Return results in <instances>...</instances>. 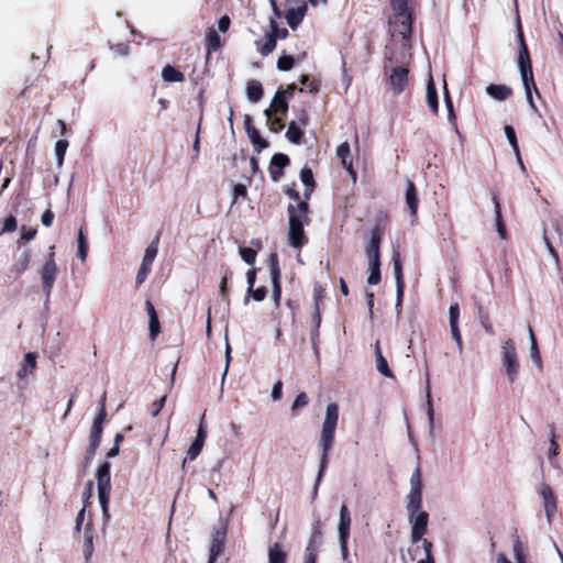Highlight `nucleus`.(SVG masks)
<instances>
[{
	"label": "nucleus",
	"mask_w": 563,
	"mask_h": 563,
	"mask_svg": "<svg viewBox=\"0 0 563 563\" xmlns=\"http://www.w3.org/2000/svg\"><path fill=\"white\" fill-rule=\"evenodd\" d=\"M339 420V406L335 402H331L327 406L325 417L322 423L319 448L321 450L320 466L314 486L317 493L318 485L321 482L323 474L329 464V454L333 448L335 439V430Z\"/></svg>",
	"instance_id": "obj_1"
},
{
	"label": "nucleus",
	"mask_w": 563,
	"mask_h": 563,
	"mask_svg": "<svg viewBox=\"0 0 563 563\" xmlns=\"http://www.w3.org/2000/svg\"><path fill=\"white\" fill-rule=\"evenodd\" d=\"M287 211L289 217V243L294 247L300 249L308 242L303 225L309 222V218L307 216L309 212V205L307 201L299 202L298 205L289 203Z\"/></svg>",
	"instance_id": "obj_2"
},
{
	"label": "nucleus",
	"mask_w": 563,
	"mask_h": 563,
	"mask_svg": "<svg viewBox=\"0 0 563 563\" xmlns=\"http://www.w3.org/2000/svg\"><path fill=\"white\" fill-rule=\"evenodd\" d=\"M393 9V18L389 24L393 32L407 40L412 33V11L408 7V0H389Z\"/></svg>",
	"instance_id": "obj_3"
},
{
	"label": "nucleus",
	"mask_w": 563,
	"mask_h": 563,
	"mask_svg": "<svg viewBox=\"0 0 563 563\" xmlns=\"http://www.w3.org/2000/svg\"><path fill=\"white\" fill-rule=\"evenodd\" d=\"M110 463L103 462L97 470L98 496L102 508L103 517L109 518V501L111 490Z\"/></svg>",
	"instance_id": "obj_4"
},
{
	"label": "nucleus",
	"mask_w": 563,
	"mask_h": 563,
	"mask_svg": "<svg viewBox=\"0 0 563 563\" xmlns=\"http://www.w3.org/2000/svg\"><path fill=\"white\" fill-rule=\"evenodd\" d=\"M55 246L49 247V252L45 257V262L40 269V276L42 282V289L46 296V299L51 297L55 280L58 275V267L55 261Z\"/></svg>",
	"instance_id": "obj_5"
},
{
	"label": "nucleus",
	"mask_w": 563,
	"mask_h": 563,
	"mask_svg": "<svg viewBox=\"0 0 563 563\" xmlns=\"http://www.w3.org/2000/svg\"><path fill=\"white\" fill-rule=\"evenodd\" d=\"M501 362L505 367L508 380L510 384L515 383L519 375V361L515 342L512 339H508L501 346Z\"/></svg>",
	"instance_id": "obj_6"
},
{
	"label": "nucleus",
	"mask_w": 563,
	"mask_h": 563,
	"mask_svg": "<svg viewBox=\"0 0 563 563\" xmlns=\"http://www.w3.org/2000/svg\"><path fill=\"white\" fill-rule=\"evenodd\" d=\"M388 223L387 214L377 219L375 225L371 230V236L365 245L366 256H380V244L385 234V229Z\"/></svg>",
	"instance_id": "obj_7"
},
{
	"label": "nucleus",
	"mask_w": 563,
	"mask_h": 563,
	"mask_svg": "<svg viewBox=\"0 0 563 563\" xmlns=\"http://www.w3.org/2000/svg\"><path fill=\"white\" fill-rule=\"evenodd\" d=\"M227 533L228 525L224 521H220L219 525L213 528L208 563H216L217 559L222 554L227 540Z\"/></svg>",
	"instance_id": "obj_8"
},
{
	"label": "nucleus",
	"mask_w": 563,
	"mask_h": 563,
	"mask_svg": "<svg viewBox=\"0 0 563 563\" xmlns=\"http://www.w3.org/2000/svg\"><path fill=\"white\" fill-rule=\"evenodd\" d=\"M387 84L393 90V93L399 96L408 87L409 69L405 66L391 67L387 77Z\"/></svg>",
	"instance_id": "obj_9"
},
{
	"label": "nucleus",
	"mask_w": 563,
	"mask_h": 563,
	"mask_svg": "<svg viewBox=\"0 0 563 563\" xmlns=\"http://www.w3.org/2000/svg\"><path fill=\"white\" fill-rule=\"evenodd\" d=\"M205 413L200 418L199 427L197 430V435L194 442L191 443L190 448L187 451L186 457L183 461V468L185 467V464L187 461H194L197 459V456L201 453L202 448L205 445L206 439H207V427L205 423Z\"/></svg>",
	"instance_id": "obj_10"
},
{
	"label": "nucleus",
	"mask_w": 563,
	"mask_h": 563,
	"mask_svg": "<svg viewBox=\"0 0 563 563\" xmlns=\"http://www.w3.org/2000/svg\"><path fill=\"white\" fill-rule=\"evenodd\" d=\"M538 493L540 497L542 498L545 516L548 519V522L551 523L554 515L558 511V498L554 494L553 489L550 485L542 483L539 488Z\"/></svg>",
	"instance_id": "obj_11"
},
{
	"label": "nucleus",
	"mask_w": 563,
	"mask_h": 563,
	"mask_svg": "<svg viewBox=\"0 0 563 563\" xmlns=\"http://www.w3.org/2000/svg\"><path fill=\"white\" fill-rule=\"evenodd\" d=\"M269 271H271V277H272V284H273V299L276 307H279L280 305V298H282V283H280V267H279V261L278 255L276 253H272L269 255Z\"/></svg>",
	"instance_id": "obj_12"
},
{
	"label": "nucleus",
	"mask_w": 563,
	"mask_h": 563,
	"mask_svg": "<svg viewBox=\"0 0 563 563\" xmlns=\"http://www.w3.org/2000/svg\"><path fill=\"white\" fill-rule=\"evenodd\" d=\"M411 528V540L413 543L422 540L427 532L429 515L426 511H419L415 515H408Z\"/></svg>",
	"instance_id": "obj_13"
},
{
	"label": "nucleus",
	"mask_w": 563,
	"mask_h": 563,
	"mask_svg": "<svg viewBox=\"0 0 563 563\" xmlns=\"http://www.w3.org/2000/svg\"><path fill=\"white\" fill-rule=\"evenodd\" d=\"M520 75L525 87L527 101L530 108L538 113L539 110L533 101L532 92L534 91L538 97H541V95L534 80L533 70H526L520 73Z\"/></svg>",
	"instance_id": "obj_14"
},
{
	"label": "nucleus",
	"mask_w": 563,
	"mask_h": 563,
	"mask_svg": "<svg viewBox=\"0 0 563 563\" xmlns=\"http://www.w3.org/2000/svg\"><path fill=\"white\" fill-rule=\"evenodd\" d=\"M290 164V159L286 154L276 153L272 156L268 166L269 176L273 181H278L283 175L284 169Z\"/></svg>",
	"instance_id": "obj_15"
},
{
	"label": "nucleus",
	"mask_w": 563,
	"mask_h": 563,
	"mask_svg": "<svg viewBox=\"0 0 563 563\" xmlns=\"http://www.w3.org/2000/svg\"><path fill=\"white\" fill-rule=\"evenodd\" d=\"M449 316H450V328H451V334L454 341L456 342L460 352L463 349V341L462 335L459 329V318H460V306L457 302L452 303L449 308Z\"/></svg>",
	"instance_id": "obj_16"
},
{
	"label": "nucleus",
	"mask_w": 563,
	"mask_h": 563,
	"mask_svg": "<svg viewBox=\"0 0 563 563\" xmlns=\"http://www.w3.org/2000/svg\"><path fill=\"white\" fill-rule=\"evenodd\" d=\"M336 155L340 158L342 166L349 172L353 180H355L356 172L353 168L350 144L347 142L340 144L336 148Z\"/></svg>",
	"instance_id": "obj_17"
},
{
	"label": "nucleus",
	"mask_w": 563,
	"mask_h": 563,
	"mask_svg": "<svg viewBox=\"0 0 563 563\" xmlns=\"http://www.w3.org/2000/svg\"><path fill=\"white\" fill-rule=\"evenodd\" d=\"M31 258V250L24 249L18 256H15L14 262L10 267V272L14 274L15 277H19L29 268Z\"/></svg>",
	"instance_id": "obj_18"
},
{
	"label": "nucleus",
	"mask_w": 563,
	"mask_h": 563,
	"mask_svg": "<svg viewBox=\"0 0 563 563\" xmlns=\"http://www.w3.org/2000/svg\"><path fill=\"white\" fill-rule=\"evenodd\" d=\"M104 401H106V396H103V398H102L99 412H98L97 417L93 420V423H92V427H91V430H90V434H89L90 439L98 440V441H101L102 431H103V422H104L106 417H107Z\"/></svg>",
	"instance_id": "obj_19"
},
{
	"label": "nucleus",
	"mask_w": 563,
	"mask_h": 563,
	"mask_svg": "<svg viewBox=\"0 0 563 563\" xmlns=\"http://www.w3.org/2000/svg\"><path fill=\"white\" fill-rule=\"evenodd\" d=\"M321 541H322V530H321L320 521L318 520L316 523L312 525L310 540L306 548V556H310L313 554V556H316V559H318V548H319Z\"/></svg>",
	"instance_id": "obj_20"
},
{
	"label": "nucleus",
	"mask_w": 563,
	"mask_h": 563,
	"mask_svg": "<svg viewBox=\"0 0 563 563\" xmlns=\"http://www.w3.org/2000/svg\"><path fill=\"white\" fill-rule=\"evenodd\" d=\"M37 354L35 352H29L24 355L23 362L16 375L20 379H24L29 374H33L36 369Z\"/></svg>",
	"instance_id": "obj_21"
},
{
	"label": "nucleus",
	"mask_w": 563,
	"mask_h": 563,
	"mask_svg": "<svg viewBox=\"0 0 563 563\" xmlns=\"http://www.w3.org/2000/svg\"><path fill=\"white\" fill-rule=\"evenodd\" d=\"M351 522L350 510L346 505H342L340 509L339 539L350 538Z\"/></svg>",
	"instance_id": "obj_22"
},
{
	"label": "nucleus",
	"mask_w": 563,
	"mask_h": 563,
	"mask_svg": "<svg viewBox=\"0 0 563 563\" xmlns=\"http://www.w3.org/2000/svg\"><path fill=\"white\" fill-rule=\"evenodd\" d=\"M486 92L492 98L504 101L512 95V89L506 85L490 84L486 87Z\"/></svg>",
	"instance_id": "obj_23"
},
{
	"label": "nucleus",
	"mask_w": 563,
	"mask_h": 563,
	"mask_svg": "<svg viewBox=\"0 0 563 563\" xmlns=\"http://www.w3.org/2000/svg\"><path fill=\"white\" fill-rule=\"evenodd\" d=\"M375 357H376L377 371L385 377L394 378L395 377L394 373L389 368L388 362L382 353L379 341H376V343H375Z\"/></svg>",
	"instance_id": "obj_24"
},
{
	"label": "nucleus",
	"mask_w": 563,
	"mask_h": 563,
	"mask_svg": "<svg viewBox=\"0 0 563 563\" xmlns=\"http://www.w3.org/2000/svg\"><path fill=\"white\" fill-rule=\"evenodd\" d=\"M427 102H428V106H429L431 112L434 115H438V113H439V97H438L437 87H435V84H434L432 77H430V79L428 80V84H427Z\"/></svg>",
	"instance_id": "obj_25"
},
{
	"label": "nucleus",
	"mask_w": 563,
	"mask_h": 563,
	"mask_svg": "<svg viewBox=\"0 0 563 563\" xmlns=\"http://www.w3.org/2000/svg\"><path fill=\"white\" fill-rule=\"evenodd\" d=\"M300 179L306 187L303 196H305L306 200H309L311 194L313 192V190L316 188V181H314V177H313V173H312L311 168L305 166L300 170Z\"/></svg>",
	"instance_id": "obj_26"
},
{
	"label": "nucleus",
	"mask_w": 563,
	"mask_h": 563,
	"mask_svg": "<svg viewBox=\"0 0 563 563\" xmlns=\"http://www.w3.org/2000/svg\"><path fill=\"white\" fill-rule=\"evenodd\" d=\"M492 200H493L494 207H495V221H496L497 232H498L499 236L503 240H505V239H507V229H506V224L503 219L501 208H500V202H499L498 196L496 194H493Z\"/></svg>",
	"instance_id": "obj_27"
},
{
	"label": "nucleus",
	"mask_w": 563,
	"mask_h": 563,
	"mask_svg": "<svg viewBox=\"0 0 563 563\" xmlns=\"http://www.w3.org/2000/svg\"><path fill=\"white\" fill-rule=\"evenodd\" d=\"M306 11H307V7L305 4L297 7V8H291L287 11L286 20H287L288 25L292 30H295L301 23V21L303 20V16L306 14Z\"/></svg>",
	"instance_id": "obj_28"
},
{
	"label": "nucleus",
	"mask_w": 563,
	"mask_h": 563,
	"mask_svg": "<svg viewBox=\"0 0 563 563\" xmlns=\"http://www.w3.org/2000/svg\"><path fill=\"white\" fill-rule=\"evenodd\" d=\"M406 202L412 216L417 214L419 198L416 185L413 181L408 180L406 190Z\"/></svg>",
	"instance_id": "obj_29"
},
{
	"label": "nucleus",
	"mask_w": 563,
	"mask_h": 563,
	"mask_svg": "<svg viewBox=\"0 0 563 563\" xmlns=\"http://www.w3.org/2000/svg\"><path fill=\"white\" fill-rule=\"evenodd\" d=\"M368 260L369 276L367 283L377 285L380 282V256H366Z\"/></svg>",
	"instance_id": "obj_30"
},
{
	"label": "nucleus",
	"mask_w": 563,
	"mask_h": 563,
	"mask_svg": "<svg viewBox=\"0 0 563 563\" xmlns=\"http://www.w3.org/2000/svg\"><path fill=\"white\" fill-rule=\"evenodd\" d=\"M268 563H287V552L279 542H275L268 548Z\"/></svg>",
	"instance_id": "obj_31"
},
{
	"label": "nucleus",
	"mask_w": 563,
	"mask_h": 563,
	"mask_svg": "<svg viewBox=\"0 0 563 563\" xmlns=\"http://www.w3.org/2000/svg\"><path fill=\"white\" fill-rule=\"evenodd\" d=\"M306 57H307L306 52H302L296 58L291 55H283L277 60V68L280 71H288L294 67L296 62H302L303 59H306Z\"/></svg>",
	"instance_id": "obj_32"
},
{
	"label": "nucleus",
	"mask_w": 563,
	"mask_h": 563,
	"mask_svg": "<svg viewBox=\"0 0 563 563\" xmlns=\"http://www.w3.org/2000/svg\"><path fill=\"white\" fill-rule=\"evenodd\" d=\"M272 113H282L285 114L288 111V102L285 98V92H282V90H278L271 103Z\"/></svg>",
	"instance_id": "obj_33"
},
{
	"label": "nucleus",
	"mask_w": 563,
	"mask_h": 563,
	"mask_svg": "<svg viewBox=\"0 0 563 563\" xmlns=\"http://www.w3.org/2000/svg\"><path fill=\"white\" fill-rule=\"evenodd\" d=\"M246 95L251 102H258L264 95L262 84L257 80H250L246 86Z\"/></svg>",
	"instance_id": "obj_34"
},
{
	"label": "nucleus",
	"mask_w": 563,
	"mask_h": 563,
	"mask_svg": "<svg viewBox=\"0 0 563 563\" xmlns=\"http://www.w3.org/2000/svg\"><path fill=\"white\" fill-rule=\"evenodd\" d=\"M407 498L408 515H415L416 512L422 511V492H410Z\"/></svg>",
	"instance_id": "obj_35"
},
{
	"label": "nucleus",
	"mask_w": 563,
	"mask_h": 563,
	"mask_svg": "<svg viewBox=\"0 0 563 563\" xmlns=\"http://www.w3.org/2000/svg\"><path fill=\"white\" fill-rule=\"evenodd\" d=\"M162 77L167 82H183L185 75L172 65H166L162 70Z\"/></svg>",
	"instance_id": "obj_36"
},
{
	"label": "nucleus",
	"mask_w": 563,
	"mask_h": 563,
	"mask_svg": "<svg viewBox=\"0 0 563 563\" xmlns=\"http://www.w3.org/2000/svg\"><path fill=\"white\" fill-rule=\"evenodd\" d=\"M517 63L520 73L532 70V60L528 46L519 47Z\"/></svg>",
	"instance_id": "obj_37"
},
{
	"label": "nucleus",
	"mask_w": 563,
	"mask_h": 563,
	"mask_svg": "<svg viewBox=\"0 0 563 563\" xmlns=\"http://www.w3.org/2000/svg\"><path fill=\"white\" fill-rule=\"evenodd\" d=\"M220 46H221L220 35L218 34V32L214 29L210 27L206 34V48L208 51V54L218 51L220 48Z\"/></svg>",
	"instance_id": "obj_38"
},
{
	"label": "nucleus",
	"mask_w": 563,
	"mask_h": 563,
	"mask_svg": "<svg viewBox=\"0 0 563 563\" xmlns=\"http://www.w3.org/2000/svg\"><path fill=\"white\" fill-rule=\"evenodd\" d=\"M286 137L294 144H302L303 131L301 130V126H299L295 121L290 122L286 132Z\"/></svg>",
	"instance_id": "obj_39"
},
{
	"label": "nucleus",
	"mask_w": 563,
	"mask_h": 563,
	"mask_svg": "<svg viewBox=\"0 0 563 563\" xmlns=\"http://www.w3.org/2000/svg\"><path fill=\"white\" fill-rule=\"evenodd\" d=\"M512 550L517 563H526V548L517 532L512 536Z\"/></svg>",
	"instance_id": "obj_40"
},
{
	"label": "nucleus",
	"mask_w": 563,
	"mask_h": 563,
	"mask_svg": "<svg viewBox=\"0 0 563 563\" xmlns=\"http://www.w3.org/2000/svg\"><path fill=\"white\" fill-rule=\"evenodd\" d=\"M159 234L146 247L142 263L152 266L158 252Z\"/></svg>",
	"instance_id": "obj_41"
},
{
	"label": "nucleus",
	"mask_w": 563,
	"mask_h": 563,
	"mask_svg": "<svg viewBox=\"0 0 563 563\" xmlns=\"http://www.w3.org/2000/svg\"><path fill=\"white\" fill-rule=\"evenodd\" d=\"M246 133L257 152H261L264 148L268 147L269 143L261 136V134L256 128H252Z\"/></svg>",
	"instance_id": "obj_42"
},
{
	"label": "nucleus",
	"mask_w": 563,
	"mask_h": 563,
	"mask_svg": "<svg viewBox=\"0 0 563 563\" xmlns=\"http://www.w3.org/2000/svg\"><path fill=\"white\" fill-rule=\"evenodd\" d=\"M504 131H505L508 142L510 143L514 152L517 155V158H518L521 167H523V163L520 157L519 145H518V141H517V136H516V132H515L514 128L511 125H505Z\"/></svg>",
	"instance_id": "obj_43"
},
{
	"label": "nucleus",
	"mask_w": 563,
	"mask_h": 563,
	"mask_svg": "<svg viewBox=\"0 0 563 563\" xmlns=\"http://www.w3.org/2000/svg\"><path fill=\"white\" fill-rule=\"evenodd\" d=\"M528 330H529V336H530V343H531V347H530L531 358L533 360V362L539 367H542L541 354H540V351H539V346H538V342H537L536 335H534L533 330H532V328L530 325H529Z\"/></svg>",
	"instance_id": "obj_44"
},
{
	"label": "nucleus",
	"mask_w": 563,
	"mask_h": 563,
	"mask_svg": "<svg viewBox=\"0 0 563 563\" xmlns=\"http://www.w3.org/2000/svg\"><path fill=\"white\" fill-rule=\"evenodd\" d=\"M78 251L77 256L85 262L88 255V242L82 228L78 230L77 235Z\"/></svg>",
	"instance_id": "obj_45"
},
{
	"label": "nucleus",
	"mask_w": 563,
	"mask_h": 563,
	"mask_svg": "<svg viewBox=\"0 0 563 563\" xmlns=\"http://www.w3.org/2000/svg\"><path fill=\"white\" fill-rule=\"evenodd\" d=\"M265 115L267 118L268 129L272 132L278 133V132H280L284 129L285 124H284L283 119L278 118V117H273V113H272L271 109H266L265 110Z\"/></svg>",
	"instance_id": "obj_46"
},
{
	"label": "nucleus",
	"mask_w": 563,
	"mask_h": 563,
	"mask_svg": "<svg viewBox=\"0 0 563 563\" xmlns=\"http://www.w3.org/2000/svg\"><path fill=\"white\" fill-rule=\"evenodd\" d=\"M548 427H549V440H550L549 459L552 460L559 455L560 446L556 442V433H555L554 423H550Z\"/></svg>",
	"instance_id": "obj_47"
},
{
	"label": "nucleus",
	"mask_w": 563,
	"mask_h": 563,
	"mask_svg": "<svg viewBox=\"0 0 563 563\" xmlns=\"http://www.w3.org/2000/svg\"><path fill=\"white\" fill-rule=\"evenodd\" d=\"M393 265H394V274L396 278V284H405L404 273H402V264L400 260L399 251L395 250L393 253Z\"/></svg>",
	"instance_id": "obj_48"
},
{
	"label": "nucleus",
	"mask_w": 563,
	"mask_h": 563,
	"mask_svg": "<svg viewBox=\"0 0 563 563\" xmlns=\"http://www.w3.org/2000/svg\"><path fill=\"white\" fill-rule=\"evenodd\" d=\"M101 441L93 440L89 438V445L86 450L85 459H84V466L87 467L93 460L96 452L100 445Z\"/></svg>",
	"instance_id": "obj_49"
},
{
	"label": "nucleus",
	"mask_w": 563,
	"mask_h": 563,
	"mask_svg": "<svg viewBox=\"0 0 563 563\" xmlns=\"http://www.w3.org/2000/svg\"><path fill=\"white\" fill-rule=\"evenodd\" d=\"M444 89H445V106H446V109H448V118H449L450 123L454 128V130L456 132H459V130H457V122H456V115H455L454 108H453V102H452V99H451V97L449 95L446 86L444 87Z\"/></svg>",
	"instance_id": "obj_50"
},
{
	"label": "nucleus",
	"mask_w": 563,
	"mask_h": 563,
	"mask_svg": "<svg viewBox=\"0 0 563 563\" xmlns=\"http://www.w3.org/2000/svg\"><path fill=\"white\" fill-rule=\"evenodd\" d=\"M69 143L67 140H58L55 144V154L57 158V165L62 166L64 163L65 154Z\"/></svg>",
	"instance_id": "obj_51"
},
{
	"label": "nucleus",
	"mask_w": 563,
	"mask_h": 563,
	"mask_svg": "<svg viewBox=\"0 0 563 563\" xmlns=\"http://www.w3.org/2000/svg\"><path fill=\"white\" fill-rule=\"evenodd\" d=\"M300 82L307 87L310 93H317L320 89V80L310 78L308 75H301Z\"/></svg>",
	"instance_id": "obj_52"
},
{
	"label": "nucleus",
	"mask_w": 563,
	"mask_h": 563,
	"mask_svg": "<svg viewBox=\"0 0 563 563\" xmlns=\"http://www.w3.org/2000/svg\"><path fill=\"white\" fill-rule=\"evenodd\" d=\"M422 477L420 467H417L410 477V492H422Z\"/></svg>",
	"instance_id": "obj_53"
},
{
	"label": "nucleus",
	"mask_w": 563,
	"mask_h": 563,
	"mask_svg": "<svg viewBox=\"0 0 563 563\" xmlns=\"http://www.w3.org/2000/svg\"><path fill=\"white\" fill-rule=\"evenodd\" d=\"M277 41L268 33L266 35L264 44L258 48V52L263 56L269 55L276 47Z\"/></svg>",
	"instance_id": "obj_54"
},
{
	"label": "nucleus",
	"mask_w": 563,
	"mask_h": 563,
	"mask_svg": "<svg viewBox=\"0 0 563 563\" xmlns=\"http://www.w3.org/2000/svg\"><path fill=\"white\" fill-rule=\"evenodd\" d=\"M309 402V398L305 391H301L297 395L295 401L291 406V412L292 415H296L298 410L306 407Z\"/></svg>",
	"instance_id": "obj_55"
},
{
	"label": "nucleus",
	"mask_w": 563,
	"mask_h": 563,
	"mask_svg": "<svg viewBox=\"0 0 563 563\" xmlns=\"http://www.w3.org/2000/svg\"><path fill=\"white\" fill-rule=\"evenodd\" d=\"M272 31L269 34L277 41V40H284L288 36V30L285 27H278L277 23L272 20L271 21Z\"/></svg>",
	"instance_id": "obj_56"
},
{
	"label": "nucleus",
	"mask_w": 563,
	"mask_h": 563,
	"mask_svg": "<svg viewBox=\"0 0 563 563\" xmlns=\"http://www.w3.org/2000/svg\"><path fill=\"white\" fill-rule=\"evenodd\" d=\"M233 200L232 205L236 203L240 198H247V189L243 184H235L232 188Z\"/></svg>",
	"instance_id": "obj_57"
},
{
	"label": "nucleus",
	"mask_w": 563,
	"mask_h": 563,
	"mask_svg": "<svg viewBox=\"0 0 563 563\" xmlns=\"http://www.w3.org/2000/svg\"><path fill=\"white\" fill-rule=\"evenodd\" d=\"M256 254H257L256 251L251 247H241L240 249L241 257L249 265H253L255 263Z\"/></svg>",
	"instance_id": "obj_58"
},
{
	"label": "nucleus",
	"mask_w": 563,
	"mask_h": 563,
	"mask_svg": "<svg viewBox=\"0 0 563 563\" xmlns=\"http://www.w3.org/2000/svg\"><path fill=\"white\" fill-rule=\"evenodd\" d=\"M478 316H479L481 324L483 325L485 331L489 334H493L494 329H493V324L490 322L488 313L485 312L482 308H479Z\"/></svg>",
	"instance_id": "obj_59"
},
{
	"label": "nucleus",
	"mask_w": 563,
	"mask_h": 563,
	"mask_svg": "<svg viewBox=\"0 0 563 563\" xmlns=\"http://www.w3.org/2000/svg\"><path fill=\"white\" fill-rule=\"evenodd\" d=\"M284 192L290 198L292 199L294 201H296V205H298L299 202H303V200H301L300 198V194L299 191L296 189V183H292L291 185H288V186H285L284 188ZM305 201H307L305 199Z\"/></svg>",
	"instance_id": "obj_60"
},
{
	"label": "nucleus",
	"mask_w": 563,
	"mask_h": 563,
	"mask_svg": "<svg viewBox=\"0 0 563 563\" xmlns=\"http://www.w3.org/2000/svg\"><path fill=\"white\" fill-rule=\"evenodd\" d=\"M18 228V221L14 216H9L5 218L3 222L2 230L0 231V234L2 233H9L14 232Z\"/></svg>",
	"instance_id": "obj_61"
},
{
	"label": "nucleus",
	"mask_w": 563,
	"mask_h": 563,
	"mask_svg": "<svg viewBox=\"0 0 563 563\" xmlns=\"http://www.w3.org/2000/svg\"><path fill=\"white\" fill-rule=\"evenodd\" d=\"M543 241L545 243V247L548 249L551 257L553 258L556 266H560V256L555 247L553 246L552 242L548 238L547 233L543 234Z\"/></svg>",
	"instance_id": "obj_62"
},
{
	"label": "nucleus",
	"mask_w": 563,
	"mask_h": 563,
	"mask_svg": "<svg viewBox=\"0 0 563 563\" xmlns=\"http://www.w3.org/2000/svg\"><path fill=\"white\" fill-rule=\"evenodd\" d=\"M148 328H150V336L152 340H154L161 331V324H159L158 317L153 316L152 318H150Z\"/></svg>",
	"instance_id": "obj_63"
},
{
	"label": "nucleus",
	"mask_w": 563,
	"mask_h": 563,
	"mask_svg": "<svg viewBox=\"0 0 563 563\" xmlns=\"http://www.w3.org/2000/svg\"><path fill=\"white\" fill-rule=\"evenodd\" d=\"M151 267L150 265H146V264H141V267L139 268V272L136 274V285H141L145 282L147 275L150 274L151 272Z\"/></svg>",
	"instance_id": "obj_64"
}]
</instances>
